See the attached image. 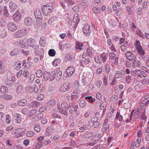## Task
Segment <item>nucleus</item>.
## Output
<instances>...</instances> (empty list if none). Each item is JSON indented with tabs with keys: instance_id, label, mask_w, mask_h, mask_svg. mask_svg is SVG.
<instances>
[{
	"instance_id": "1",
	"label": "nucleus",
	"mask_w": 149,
	"mask_h": 149,
	"mask_svg": "<svg viewBox=\"0 0 149 149\" xmlns=\"http://www.w3.org/2000/svg\"><path fill=\"white\" fill-rule=\"evenodd\" d=\"M125 56L128 60L130 61H132L133 63H135L136 61V57L134 54H133L130 51H127L125 53Z\"/></svg>"
},
{
	"instance_id": "2",
	"label": "nucleus",
	"mask_w": 149,
	"mask_h": 149,
	"mask_svg": "<svg viewBox=\"0 0 149 149\" xmlns=\"http://www.w3.org/2000/svg\"><path fill=\"white\" fill-rule=\"evenodd\" d=\"M25 90L27 93H31L33 92L36 93L38 92V89L36 85L32 86H29L25 88Z\"/></svg>"
},
{
	"instance_id": "3",
	"label": "nucleus",
	"mask_w": 149,
	"mask_h": 149,
	"mask_svg": "<svg viewBox=\"0 0 149 149\" xmlns=\"http://www.w3.org/2000/svg\"><path fill=\"white\" fill-rule=\"evenodd\" d=\"M50 5L48 4L46 6H44L43 8H42V11L45 13H51L53 10L54 7L52 4L51 6Z\"/></svg>"
},
{
	"instance_id": "4",
	"label": "nucleus",
	"mask_w": 149,
	"mask_h": 149,
	"mask_svg": "<svg viewBox=\"0 0 149 149\" xmlns=\"http://www.w3.org/2000/svg\"><path fill=\"white\" fill-rule=\"evenodd\" d=\"M7 25L8 29L12 32L14 31L17 29V27L14 22H10Z\"/></svg>"
},
{
	"instance_id": "5",
	"label": "nucleus",
	"mask_w": 149,
	"mask_h": 149,
	"mask_svg": "<svg viewBox=\"0 0 149 149\" xmlns=\"http://www.w3.org/2000/svg\"><path fill=\"white\" fill-rule=\"evenodd\" d=\"M83 32L86 36L90 34V26L88 25H85L83 29Z\"/></svg>"
},
{
	"instance_id": "6",
	"label": "nucleus",
	"mask_w": 149,
	"mask_h": 149,
	"mask_svg": "<svg viewBox=\"0 0 149 149\" xmlns=\"http://www.w3.org/2000/svg\"><path fill=\"white\" fill-rule=\"evenodd\" d=\"M27 43L30 47L33 48L34 47L36 44H37L36 42L31 38H29L28 39Z\"/></svg>"
},
{
	"instance_id": "7",
	"label": "nucleus",
	"mask_w": 149,
	"mask_h": 149,
	"mask_svg": "<svg viewBox=\"0 0 149 149\" xmlns=\"http://www.w3.org/2000/svg\"><path fill=\"white\" fill-rule=\"evenodd\" d=\"M69 89V84H64L60 88V91L61 92H64L68 91Z\"/></svg>"
},
{
	"instance_id": "8",
	"label": "nucleus",
	"mask_w": 149,
	"mask_h": 149,
	"mask_svg": "<svg viewBox=\"0 0 149 149\" xmlns=\"http://www.w3.org/2000/svg\"><path fill=\"white\" fill-rule=\"evenodd\" d=\"M34 13L35 17L37 19H41L42 18L41 11L38 9H36L34 11Z\"/></svg>"
},
{
	"instance_id": "9",
	"label": "nucleus",
	"mask_w": 149,
	"mask_h": 149,
	"mask_svg": "<svg viewBox=\"0 0 149 149\" xmlns=\"http://www.w3.org/2000/svg\"><path fill=\"white\" fill-rule=\"evenodd\" d=\"M74 68L72 66H70L66 70V72L68 76H71L74 72Z\"/></svg>"
},
{
	"instance_id": "10",
	"label": "nucleus",
	"mask_w": 149,
	"mask_h": 149,
	"mask_svg": "<svg viewBox=\"0 0 149 149\" xmlns=\"http://www.w3.org/2000/svg\"><path fill=\"white\" fill-rule=\"evenodd\" d=\"M21 16L20 13L19 12H17L13 15V17L15 21L17 22L20 19Z\"/></svg>"
},
{
	"instance_id": "11",
	"label": "nucleus",
	"mask_w": 149,
	"mask_h": 149,
	"mask_svg": "<svg viewBox=\"0 0 149 149\" xmlns=\"http://www.w3.org/2000/svg\"><path fill=\"white\" fill-rule=\"evenodd\" d=\"M9 6L10 8V11L12 12H14L17 7V6L15 3H13L12 1L10 2Z\"/></svg>"
},
{
	"instance_id": "12",
	"label": "nucleus",
	"mask_w": 149,
	"mask_h": 149,
	"mask_svg": "<svg viewBox=\"0 0 149 149\" xmlns=\"http://www.w3.org/2000/svg\"><path fill=\"white\" fill-rule=\"evenodd\" d=\"M24 35L23 30H20L15 33L14 36L15 38H19L22 37Z\"/></svg>"
},
{
	"instance_id": "13",
	"label": "nucleus",
	"mask_w": 149,
	"mask_h": 149,
	"mask_svg": "<svg viewBox=\"0 0 149 149\" xmlns=\"http://www.w3.org/2000/svg\"><path fill=\"white\" fill-rule=\"evenodd\" d=\"M24 23L26 25L31 26L33 24V20L31 17H28L25 19Z\"/></svg>"
},
{
	"instance_id": "14",
	"label": "nucleus",
	"mask_w": 149,
	"mask_h": 149,
	"mask_svg": "<svg viewBox=\"0 0 149 149\" xmlns=\"http://www.w3.org/2000/svg\"><path fill=\"white\" fill-rule=\"evenodd\" d=\"M93 132H86L84 134L83 136L84 138L86 139H89L93 135Z\"/></svg>"
},
{
	"instance_id": "15",
	"label": "nucleus",
	"mask_w": 149,
	"mask_h": 149,
	"mask_svg": "<svg viewBox=\"0 0 149 149\" xmlns=\"http://www.w3.org/2000/svg\"><path fill=\"white\" fill-rule=\"evenodd\" d=\"M108 55L107 53H104L100 55V57L102 58V62H105L107 59Z\"/></svg>"
},
{
	"instance_id": "16",
	"label": "nucleus",
	"mask_w": 149,
	"mask_h": 149,
	"mask_svg": "<svg viewBox=\"0 0 149 149\" xmlns=\"http://www.w3.org/2000/svg\"><path fill=\"white\" fill-rule=\"evenodd\" d=\"M100 139V135L99 134H96L93 136L92 138L91 141L93 142H94L97 141Z\"/></svg>"
},
{
	"instance_id": "17",
	"label": "nucleus",
	"mask_w": 149,
	"mask_h": 149,
	"mask_svg": "<svg viewBox=\"0 0 149 149\" xmlns=\"http://www.w3.org/2000/svg\"><path fill=\"white\" fill-rule=\"evenodd\" d=\"M110 125L109 123L103 125V127L102 129V131L104 132L107 131L109 128Z\"/></svg>"
},
{
	"instance_id": "18",
	"label": "nucleus",
	"mask_w": 149,
	"mask_h": 149,
	"mask_svg": "<svg viewBox=\"0 0 149 149\" xmlns=\"http://www.w3.org/2000/svg\"><path fill=\"white\" fill-rule=\"evenodd\" d=\"M27 101L26 100L22 99L17 102V104L20 106H23L27 104Z\"/></svg>"
},
{
	"instance_id": "19",
	"label": "nucleus",
	"mask_w": 149,
	"mask_h": 149,
	"mask_svg": "<svg viewBox=\"0 0 149 149\" xmlns=\"http://www.w3.org/2000/svg\"><path fill=\"white\" fill-rule=\"evenodd\" d=\"M142 72H142L140 70H135L132 71L131 72V74L133 76H134L135 75H138V76H139L140 77H141V75L139 74V73H141L142 74Z\"/></svg>"
},
{
	"instance_id": "20",
	"label": "nucleus",
	"mask_w": 149,
	"mask_h": 149,
	"mask_svg": "<svg viewBox=\"0 0 149 149\" xmlns=\"http://www.w3.org/2000/svg\"><path fill=\"white\" fill-rule=\"evenodd\" d=\"M45 37H42L40 38V40L39 41L40 45L41 46L45 47Z\"/></svg>"
},
{
	"instance_id": "21",
	"label": "nucleus",
	"mask_w": 149,
	"mask_h": 149,
	"mask_svg": "<svg viewBox=\"0 0 149 149\" xmlns=\"http://www.w3.org/2000/svg\"><path fill=\"white\" fill-rule=\"evenodd\" d=\"M61 62V60L59 58H57L54 60L52 62V64L53 66L56 67L59 65Z\"/></svg>"
},
{
	"instance_id": "22",
	"label": "nucleus",
	"mask_w": 149,
	"mask_h": 149,
	"mask_svg": "<svg viewBox=\"0 0 149 149\" xmlns=\"http://www.w3.org/2000/svg\"><path fill=\"white\" fill-rule=\"evenodd\" d=\"M51 75L49 73L45 72L44 74V79L45 81H47L50 78Z\"/></svg>"
},
{
	"instance_id": "23",
	"label": "nucleus",
	"mask_w": 149,
	"mask_h": 149,
	"mask_svg": "<svg viewBox=\"0 0 149 149\" xmlns=\"http://www.w3.org/2000/svg\"><path fill=\"white\" fill-rule=\"evenodd\" d=\"M76 47L77 49H79L80 50L82 49V48L81 47L83 46V44L77 41L76 43Z\"/></svg>"
},
{
	"instance_id": "24",
	"label": "nucleus",
	"mask_w": 149,
	"mask_h": 149,
	"mask_svg": "<svg viewBox=\"0 0 149 149\" xmlns=\"http://www.w3.org/2000/svg\"><path fill=\"white\" fill-rule=\"evenodd\" d=\"M44 52V49L43 48L39 49L38 50L35 51V54L37 56L41 55Z\"/></svg>"
},
{
	"instance_id": "25",
	"label": "nucleus",
	"mask_w": 149,
	"mask_h": 149,
	"mask_svg": "<svg viewBox=\"0 0 149 149\" xmlns=\"http://www.w3.org/2000/svg\"><path fill=\"white\" fill-rule=\"evenodd\" d=\"M43 116V115L42 113H40L34 116V118L35 120H38L40 119Z\"/></svg>"
},
{
	"instance_id": "26",
	"label": "nucleus",
	"mask_w": 149,
	"mask_h": 149,
	"mask_svg": "<svg viewBox=\"0 0 149 149\" xmlns=\"http://www.w3.org/2000/svg\"><path fill=\"white\" fill-rule=\"evenodd\" d=\"M87 101L90 103H92L94 102L95 99L91 96H87L85 98Z\"/></svg>"
},
{
	"instance_id": "27",
	"label": "nucleus",
	"mask_w": 149,
	"mask_h": 149,
	"mask_svg": "<svg viewBox=\"0 0 149 149\" xmlns=\"http://www.w3.org/2000/svg\"><path fill=\"white\" fill-rule=\"evenodd\" d=\"M67 105L64 102H63L61 104V108L62 109H59V108H58V109L59 110V112H63V111H65L66 112V111H65L63 110V109L65 108L66 107H67Z\"/></svg>"
},
{
	"instance_id": "28",
	"label": "nucleus",
	"mask_w": 149,
	"mask_h": 149,
	"mask_svg": "<svg viewBox=\"0 0 149 149\" xmlns=\"http://www.w3.org/2000/svg\"><path fill=\"white\" fill-rule=\"evenodd\" d=\"M19 50L17 49H15L13 50L10 53V54L11 56H14L18 54Z\"/></svg>"
},
{
	"instance_id": "29",
	"label": "nucleus",
	"mask_w": 149,
	"mask_h": 149,
	"mask_svg": "<svg viewBox=\"0 0 149 149\" xmlns=\"http://www.w3.org/2000/svg\"><path fill=\"white\" fill-rule=\"evenodd\" d=\"M3 14L4 15L7 17H9V14L8 12V10L7 9V7L6 6H5L3 7Z\"/></svg>"
},
{
	"instance_id": "30",
	"label": "nucleus",
	"mask_w": 149,
	"mask_h": 149,
	"mask_svg": "<svg viewBox=\"0 0 149 149\" xmlns=\"http://www.w3.org/2000/svg\"><path fill=\"white\" fill-rule=\"evenodd\" d=\"M13 80L9 79H7L6 81V84L9 87H11L13 83Z\"/></svg>"
},
{
	"instance_id": "31",
	"label": "nucleus",
	"mask_w": 149,
	"mask_h": 149,
	"mask_svg": "<svg viewBox=\"0 0 149 149\" xmlns=\"http://www.w3.org/2000/svg\"><path fill=\"white\" fill-rule=\"evenodd\" d=\"M122 77V74L121 72L119 71H116L115 77L114 78V79H115V78H120L121 77Z\"/></svg>"
},
{
	"instance_id": "32",
	"label": "nucleus",
	"mask_w": 149,
	"mask_h": 149,
	"mask_svg": "<svg viewBox=\"0 0 149 149\" xmlns=\"http://www.w3.org/2000/svg\"><path fill=\"white\" fill-rule=\"evenodd\" d=\"M48 54L50 56H53L55 55L56 52L54 49H51L49 50Z\"/></svg>"
},
{
	"instance_id": "33",
	"label": "nucleus",
	"mask_w": 149,
	"mask_h": 149,
	"mask_svg": "<svg viewBox=\"0 0 149 149\" xmlns=\"http://www.w3.org/2000/svg\"><path fill=\"white\" fill-rule=\"evenodd\" d=\"M30 106H29L28 107V108H26L22 109V112H26L27 111H30V112H31L32 111H36L37 110L36 109H31V107H30Z\"/></svg>"
},
{
	"instance_id": "34",
	"label": "nucleus",
	"mask_w": 149,
	"mask_h": 149,
	"mask_svg": "<svg viewBox=\"0 0 149 149\" xmlns=\"http://www.w3.org/2000/svg\"><path fill=\"white\" fill-rule=\"evenodd\" d=\"M93 10L95 13H98L100 12V9L98 7H94L93 8Z\"/></svg>"
},
{
	"instance_id": "35",
	"label": "nucleus",
	"mask_w": 149,
	"mask_h": 149,
	"mask_svg": "<svg viewBox=\"0 0 149 149\" xmlns=\"http://www.w3.org/2000/svg\"><path fill=\"white\" fill-rule=\"evenodd\" d=\"M116 118L117 119H118L119 121H122L123 119L122 115H120V112H117L116 114Z\"/></svg>"
},
{
	"instance_id": "36",
	"label": "nucleus",
	"mask_w": 149,
	"mask_h": 149,
	"mask_svg": "<svg viewBox=\"0 0 149 149\" xmlns=\"http://www.w3.org/2000/svg\"><path fill=\"white\" fill-rule=\"evenodd\" d=\"M135 45L136 46V48L137 50L139 49H141V48H142V46L140 45V42L138 40H136V41Z\"/></svg>"
},
{
	"instance_id": "37",
	"label": "nucleus",
	"mask_w": 149,
	"mask_h": 149,
	"mask_svg": "<svg viewBox=\"0 0 149 149\" xmlns=\"http://www.w3.org/2000/svg\"><path fill=\"white\" fill-rule=\"evenodd\" d=\"M36 74L37 77L40 78L42 76L43 73L40 70H38L36 72Z\"/></svg>"
},
{
	"instance_id": "38",
	"label": "nucleus",
	"mask_w": 149,
	"mask_h": 149,
	"mask_svg": "<svg viewBox=\"0 0 149 149\" xmlns=\"http://www.w3.org/2000/svg\"><path fill=\"white\" fill-rule=\"evenodd\" d=\"M21 116L19 114H17L16 117V118L15 120L18 123H20L21 122Z\"/></svg>"
},
{
	"instance_id": "39",
	"label": "nucleus",
	"mask_w": 149,
	"mask_h": 149,
	"mask_svg": "<svg viewBox=\"0 0 149 149\" xmlns=\"http://www.w3.org/2000/svg\"><path fill=\"white\" fill-rule=\"evenodd\" d=\"M7 89L8 88L6 87L2 86L0 88V91L1 93H3L6 92Z\"/></svg>"
},
{
	"instance_id": "40",
	"label": "nucleus",
	"mask_w": 149,
	"mask_h": 149,
	"mask_svg": "<svg viewBox=\"0 0 149 149\" xmlns=\"http://www.w3.org/2000/svg\"><path fill=\"white\" fill-rule=\"evenodd\" d=\"M2 62L0 63V73L3 74L5 71V68L2 66Z\"/></svg>"
},
{
	"instance_id": "41",
	"label": "nucleus",
	"mask_w": 149,
	"mask_h": 149,
	"mask_svg": "<svg viewBox=\"0 0 149 149\" xmlns=\"http://www.w3.org/2000/svg\"><path fill=\"white\" fill-rule=\"evenodd\" d=\"M138 54L140 55L145 54V52L143 48H141V49H139L137 50Z\"/></svg>"
},
{
	"instance_id": "42",
	"label": "nucleus",
	"mask_w": 149,
	"mask_h": 149,
	"mask_svg": "<svg viewBox=\"0 0 149 149\" xmlns=\"http://www.w3.org/2000/svg\"><path fill=\"white\" fill-rule=\"evenodd\" d=\"M1 37L3 38L6 36V30H2L1 33L0 34Z\"/></svg>"
},
{
	"instance_id": "43",
	"label": "nucleus",
	"mask_w": 149,
	"mask_h": 149,
	"mask_svg": "<svg viewBox=\"0 0 149 149\" xmlns=\"http://www.w3.org/2000/svg\"><path fill=\"white\" fill-rule=\"evenodd\" d=\"M86 51L87 54L88 56L89 57H91L92 54V52L91 50L90 49L88 48L87 49Z\"/></svg>"
},
{
	"instance_id": "44",
	"label": "nucleus",
	"mask_w": 149,
	"mask_h": 149,
	"mask_svg": "<svg viewBox=\"0 0 149 149\" xmlns=\"http://www.w3.org/2000/svg\"><path fill=\"white\" fill-rule=\"evenodd\" d=\"M44 137L43 136H40L38 138V143L40 142V145H43L42 141L44 140Z\"/></svg>"
},
{
	"instance_id": "45",
	"label": "nucleus",
	"mask_w": 149,
	"mask_h": 149,
	"mask_svg": "<svg viewBox=\"0 0 149 149\" xmlns=\"http://www.w3.org/2000/svg\"><path fill=\"white\" fill-rule=\"evenodd\" d=\"M148 102V101L147 100H144L143 101L141 104V107H142V106H145L148 105L149 104Z\"/></svg>"
},
{
	"instance_id": "46",
	"label": "nucleus",
	"mask_w": 149,
	"mask_h": 149,
	"mask_svg": "<svg viewBox=\"0 0 149 149\" xmlns=\"http://www.w3.org/2000/svg\"><path fill=\"white\" fill-rule=\"evenodd\" d=\"M23 89V88L22 85H19L17 89V92L19 93L22 91Z\"/></svg>"
},
{
	"instance_id": "47",
	"label": "nucleus",
	"mask_w": 149,
	"mask_h": 149,
	"mask_svg": "<svg viewBox=\"0 0 149 149\" xmlns=\"http://www.w3.org/2000/svg\"><path fill=\"white\" fill-rule=\"evenodd\" d=\"M141 141V140L140 138L138 139L135 143V145L136 147H138L139 146V144Z\"/></svg>"
},
{
	"instance_id": "48",
	"label": "nucleus",
	"mask_w": 149,
	"mask_h": 149,
	"mask_svg": "<svg viewBox=\"0 0 149 149\" xmlns=\"http://www.w3.org/2000/svg\"><path fill=\"white\" fill-rule=\"evenodd\" d=\"M95 61L97 63H99L101 64L102 63V60L99 57L97 56L95 57Z\"/></svg>"
},
{
	"instance_id": "49",
	"label": "nucleus",
	"mask_w": 149,
	"mask_h": 149,
	"mask_svg": "<svg viewBox=\"0 0 149 149\" xmlns=\"http://www.w3.org/2000/svg\"><path fill=\"white\" fill-rule=\"evenodd\" d=\"M34 130L37 132H39L40 131V126L38 125H36L34 127Z\"/></svg>"
},
{
	"instance_id": "50",
	"label": "nucleus",
	"mask_w": 149,
	"mask_h": 149,
	"mask_svg": "<svg viewBox=\"0 0 149 149\" xmlns=\"http://www.w3.org/2000/svg\"><path fill=\"white\" fill-rule=\"evenodd\" d=\"M55 104V101L54 100H50L48 103V105H50L51 106H54Z\"/></svg>"
},
{
	"instance_id": "51",
	"label": "nucleus",
	"mask_w": 149,
	"mask_h": 149,
	"mask_svg": "<svg viewBox=\"0 0 149 149\" xmlns=\"http://www.w3.org/2000/svg\"><path fill=\"white\" fill-rule=\"evenodd\" d=\"M34 133L32 131H29L26 134V136L31 137L34 135Z\"/></svg>"
},
{
	"instance_id": "52",
	"label": "nucleus",
	"mask_w": 149,
	"mask_h": 149,
	"mask_svg": "<svg viewBox=\"0 0 149 149\" xmlns=\"http://www.w3.org/2000/svg\"><path fill=\"white\" fill-rule=\"evenodd\" d=\"M88 125H85L80 128L79 129L81 130H86L88 129Z\"/></svg>"
},
{
	"instance_id": "53",
	"label": "nucleus",
	"mask_w": 149,
	"mask_h": 149,
	"mask_svg": "<svg viewBox=\"0 0 149 149\" xmlns=\"http://www.w3.org/2000/svg\"><path fill=\"white\" fill-rule=\"evenodd\" d=\"M3 96V97L4 99H6L7 100H9L12 98L11 96L8 95H4Z\"/></svg>"
},
{
	"instance_id": "54",
	"label": "nucleus",
	"mask_w": 149,
	"mask_h": 149,
	"mask_svg": "<svg viewBox=\"0 0 149 149\" xmlns=\"http://www.w3.org/2000/svg\"><path fill=\"white\" fill-rule=\"evenodd\" d=\"M116 56L115 54L113 52L110 53L109 54V57L111 60L114 59Z\"/></svg>"
},
{
	"instance_id": "55",
	"label": "nucleus",
	"mask_w": 149,
	"mask_h": 149,
	"mask_svg": "<svg viewBox=\"0 0 149 149\" xmlns=\"http://www.w3.org/2000/svg\"><path fill=\"white\" fill-rule=\"evenodd\" d=\"M120 49L123 52H125L127 49V46L125 44L122 45L120 46Z\"/></svg>"
},
{
	"instance_id": "56",
	"label": "nucleus",
	"mask_w": 149,
	"mask_h": 149,
	"mask_svg": "<svg viewBox=\"0 0 149 149\" xmlns=\"http://www.w3.org/2000/svg\"><path fill=\"white\" fill-rule=\"evenodd\" d=\"M6 123H9L11 121V118L10 117V116L8 115L7 114L6 116Z\"/></svg>"
},
{
	"instance_id": "57",
	"label": "nucleus",
	"mask_w": 149,
	"mask_h": 149,
	"mask_svg": "<svg viewBox=\"0 0 149 149\" xmlns=\"http://www.w3.org/2000/svg\"><path fill=\"white\" fill-rule=\"evenodd\" d=\"M29 74V72L27 70H24L22 72V75L23 76L26 77Z\"/></svg>"
},
{
	"instance_id": "58",
	"label": "nucleus",
	"mask_w": 149,
	"mask_h": 149,
	"mask_svg": "<svg viewBox=\"0 0 149 149\" xmlns=\"http://www.w3.org/2000/svg\"><path fill=\"white\" fill-rule=\"evenodd\" d=\"M65 59L67 60H68L71 61L72 60V58L71 55L70 54H68L66 55L65 57Z\"/></svg>"
},
{
	"instance_id": "59",
	"label": "nucleus",
	"mask_w": 149,
	"mask_h": 149,
	"mask_svg": "<svg viewBox=\"0 0 149 149\" xmlns=\"http://www.w3.org/2000/svg\"><path fill=\"white\" fill-rule=\"evenodd\" d=\"M141 82L143 84H145L148 83H149V79L147 78H144L141 80Z\"/></svg>"
},
{
	"instance_id": "60",
	"label": "nucleus",
	"mask_w": 149,
	"mask_h": 149,
	"mask_svg": "<svg viewBox=\"0 0 149 149\" xmlns=\"http://www.w3.org/2000/svg\"><path fill=\"white\" fill-rule=\"evenodd\" d=\"M133 64L132 65L133 67H134V65L136 66L137 67H140V62L139 61H137L136 59V61L135 62V63H133Z\"/></svg>"
},
{
	"instance_id": "61",
	"label": "nucleus",
	"mask_w": 149,
	"mask_h": 149,
	"mask_svg": "<svg viewBox=\"0 0 149 149\" xmlns=\"http://www.w3.org/2000/svg\"><path fill=\"white\" fill-rule=\"evenodd\" d=\"M47 109V108L46 106H43L40 109L39 112H44Z\"/></svg>"
},
{
	"instance_id": "62",
	"label": "nucleus",
	"mask_w": 149,
	"mask_h": 149,
	"mask_svg": "<svg viewBox=\"0 0 149 149\" xmlns=\"http://www.w3.org/2000/svg\"><path fill=\"white\" fill-rule=\"evenodd\" d=\"M86 105V103L85 102L84 100H81L79 102V105L80 107H84Z\"/></svg>"
},
{
	"instance_id": "63",
	"label": "nucleus",
	"mask_w": 149,
	"mask_h": 149,
	"mask_svg": "<svg viewBox=\"0 0 149 149\" xmlns=\"http://www.w3.org/2000/svg\"><path fill=\"white\" fill-rule=\"evenodd\" d=\"M81 5L84 8L87 7L89 5L88 3L85 2H82L81 3Z\"/></svg>"
},
{
	"instance_id": "64",
	"label": "nucleus",
	"mask_w": 149,
	"mask_h": 149,
	"mask_svg": "<svg viewBox=\"0 0 149 149\" xmlns=\"http://www.w3.org/2000/svg\"><path fill=\"white\" fill-rule=\"evenodd\" d=\"M100 123V122L99 121H97L94 122L93 124V125L95 128H96L99 126Z\"/></svg>"
}]
</instances>
